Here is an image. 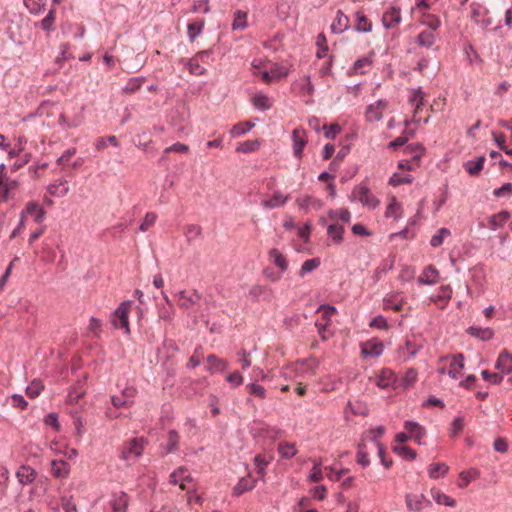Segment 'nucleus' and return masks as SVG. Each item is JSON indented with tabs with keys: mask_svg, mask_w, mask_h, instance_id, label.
Returning a JSON list of instances; mask_svg holds the SVG:
<instances>
[{
	"mask_svg": "<svg viewBox=\"0 0 512 512\" xmlns=\"http://www.w3.org/2000/svg\"><path fill=\"white\" fill-rule=\"evenodd\" d=\"M495 369L498 370V372L492 373L488 370H483L481 373L482 378L492 384H499L503 380L504 375H508L512 372V355L508 350L505 349L500 353L495 363Z\"/></svg>",
	"mask_w": 512,
	"mask_h": 512,
	"instance_id": "1",
	"label": "nucleus"
},
{
	"mask_svg": "<svg viewBox=\"0 0 512 512\" xmlns=\"http://www.w3.org/2000/svg\"><path fill=\"white\" fill-rule=\"evenodd\" d=\"M132 304L133 302L130 300L120 303L118 308L111 315L110 319L113 327L116 329H123L126 335H129L131 332L129 327L128 314Z\"/></svg>",
	"mask_w": 512,
	"mask_h": 512,
	"instance_id": "2",
	"label": "nucleus"
},
{
	"mask_svg": "<svg viewBox=\"0 0 512 512\" xmlns=\"http://www.w3.org/2000/svg\"><path fill=\"white\" fill-rule=\"evenodd\" d=\"M352 196L358 199L363 206L369 209H375L380 201L371 193L370 189L365 185H357L352 191Z\"/></svg>",
	"mask_w": 512,
	"mask_h": 512,
	"instance_id": "3",
	"label": "nucleus"
},
{
	"mask_svg": "<svg viewBox=\"0 0 512 512\" xmlns=\"http://www.w3.org/2000/svg\"><path fill=\"white\" fill-rule=\"evenodd\" d=\"M405 503L410 512H421L425 507L431 506V501L424 494L408 493Z\"/></svg>",
	"mask_w": 512,
	"mask_h": 512,
	"instance_id": "4",
	"label": "nucleus"
},
{
	"mask_svg": "<svg viewBox=\"0 0 512 512\" xmlns=\"http://www.w3.org/2000/svg\"><path fill=\"white\" fill-rule=\"evenodd\" d=\"M291 139L293 142V153L296 158H301L303 149L307 144L306 132L302 128H296L292 131Z\"/></svg>",
	"mask_w": 512,
	"mask_h": 512,
	"instance_id": "5",
	"label": "nucleus"
},
{
	"mask_svg": "<svg viewBox=\"0 0 512 512\" xmlns=\"http://www.w3.org/2000/svg\"><path fill=\"white\" fill-rule=\"evenodd\" d=\"M142 451V443L137 438H134L123 448L121 457L124 460H130L131 458L139 457Z\"/></svg>",
	"mask_w": 512,
	"mask_h": 512,
	"instance_id": "6",
	"label": "nucleus"
},
{
	"mask_svg": "<svg viewBox=\"0 0 512 512\" xmlns=\"http://www.w3.org/2000/svg\"><path fill=\"white\" fill-rule=\"evenodd\" d=\"M401 22V10L398 7H391L382 16V23L385 28L391 29Z\"/></svg>",
	"mask_w": 512,
	"mask_h": 512,
	"instance_id": "7",
	"label": "nucleus"
},
{
	"mask_svg": "<svg viewBox=\"0 0 512 512\" xmlns=\"http://www.w3.org/2000/svg\"><path fill=\"white\" fill-rule=\"evenodd\" d=\"M377 386L382 389L396 387L398 386V378L393 371L383 369L377 379Z\"/></svg>",
	"mask_w": 512,
	"mask_h": 512,
	"instance_id": "8",
	"label": "nucleus"
},
{
	"mask_svg": "<svg viewBox=\"0 0 512 512\" xmlns=\"http://www.w3.org/2000/svg\"><path fill=\"white\" fill-rule=\"evenodd\" d=\"M404 427L411 438H413L419 445L423 444L422 438L425 436L426 431L418 422L406 421Z\"/></svg>",
	"mask_w": 512,
	"mask_h": 512,
	"instance_id": "9",
	"label": "nucleus"
},
{
	"mask_svg": "<svg viewBox=\"0 0 512 512\" xmlns=\"http://www.w3.org/2000/svg\"><path fill=\"white\" fill-rule=\"evenodd\" d=\"M439 278V272L433 265H428L424 268L418 278V283L421 285H433Z\"/></svg>",
	"mask_w": 512,
	"mask_h": 512,
	"instance_id": "10",
	"label": "nucleus"
},
{
	"mask_svg": "<svg viewBox=\"0 0 512 512\" xmlns=\"http://www.w3.org/2000/svg\"><path fill=\"white\" fill-rule=\"evenodd\" d=\"M207 363V370L210 373H222L229 367V364L226 360L221 359L214 354L207 356Z\"/></svg>",
	"mask_w": 512,
	"mask_h": 512,
	"instance_id": "11",
	"label": "nucleus"
},
{
	"mask_svg": "<svg viewBox=\"0 0 512 512\" xmlns=\"http://www.w3.org/2000/svg\"><path fill=\"white\" fill-rule=\"evenodd\" d=\"M288 199V195H283L281 191H275L270 199L261 202V206L265 209H274L284 206Z\"/></svg>",
	"mask_w": 512,
	"mask_h": 512,
	"instance_id": "12",
	"label": "nucleus"
},
{
	"mask_svg": "<svg viewBox=\"0 0 512 512\" xmlns=\"http://www.w3.org/2000/svg\"><path fill=\"white\" fill-rule=\"evenodd\" d=\"M268 256L269 260L273 262L281 274L286 272L288 268V260L277 248L270 249Z\"/></svg>",
	"mask_w": 512,
	"mask_h": 512,
	"instance_id": "13",
	"label": "nucleus"
},
{
	"mask_svg": "<svg viewBox=\"0 0 512 512\" xmlns=\"http://www.w3.org/2000/svg\"><path fill=\"white\" fill-rule=\"evenodd\" d=\"M21 213L24 217L26 214L32 215L36 223H41L46 215L45 210L42 207H40L36 202H28L25 210H23Z\"/></svg>",
	"mask_w": 512,
	"mask_h": 512,
	"instance_id": "14",
	"label": "nucleus"
},
{
	"mask_svg": "<svg viewBox=\"0 0 512 512\" xmlns=\"http://www.w3.org/2000/svg\"><path fill=\"white\" fill-rule=\"evenodd\" d=\"M383 348L380 341H367L362 344L361 352L364 356L378 357L382 354Z\"/></svg>",
	"mask_w": 512,
	"mask_h": 512,
	"instance_id": "15",
	"label": "nucleus"
},
{
	"mask_svg": "<svg viewBox=\"0 0 512 512\" xmlns=\"http://www.w3.org/2000/svg\"><path fill=\"white\" fill-rule=\"evenodd\" d=\"M349 28V18L341 11H337V15L335 20L331 25V30L333 33H343Z\"/></svg>",
	"mask_w": 512,
	"mask_h": 512,
	"instance_id": "16",
	"label": "nucleus"
},
{
	"mask_svg": "<svg viewBox=\"0 0 512 512\" xmlns=\"http://www.w3.org/2000/svg\"><path fill=\"white\" fill-rule=\"evenodd\" d=\"M129 504L128 495L121 491L113 495L112 508L114 512H125Z\"/></svg>",
	"mask_w": 512,
	"mask_h": 512,
	"instance_id": "17",
	"label": "nucleus"
},
{
	"mask_svg": "<svg viewBox=\"0 0 512 512\" xmlns=\"http://www.w3.org/2000/svg\"><path fill=\"white\" fill-rule=\"evenodd\" d=\"M467 333L471 335L472 337L478 338L481 341H488L490 340L494 332L490 328H482L478 326H470L467 329Z\"/></svg>",
	"mask_w": 512,
	"mask_h": 512,
	"instance_id": "18",
	"label": "nucleus"
},
{
	"mask_svg": "<svg viewBox=\"0 0 512 512\" xmlns=\"http://www.w3.org/2000/svg\"><path fill=\"white\" fill-rule=\"evenodd\" d=\"M256 480L242 477L233 488V495L238 497L246 491L252 490L255 487Z\"/></svg>",
	"mask_w": 512,
	"mask_h": 512,
	"instance_id": "19",
	"label": "nucleus"
},
{
	"mask_svg": "<svg viewBox=\"0 0 512 512\" xmlns=\"http://www.w3.org/2000/svg\"><path fill=\"white\" fill-rule=\"evenodd\" d=\"M51 471L55 477L65 478L69 474L70 466L64 460H53L51 462Z\"/></svg>",
	"mask_w": 512,
	"mask_h": 512,
	"instance_id": "20",
	"label": "nucleus"
},
{
	"mask_svg": "<svg viewBox=\"0 0 512 512\" xmlns=\"http://www.w3.org/2000/svg\"><path fill=\"white\" fill-rule=\"evenodd\" d=\"M510 216V212L506 210L492 215L489 219V228L492 230H496L502 227L503 224L509 220Z\"/></svg>",
	"mask_w": 512,
	"mask_h": 512,
	"instance_id": "21",
	"label": "nucleus"
},
{
	"mask_svg": "<svg viewBox=\"0 0 512 512\" xmlns=\"http://www.w3.org/2000/svg\"><path fill=\"white\" fill-rule=\"evenodd\" d=\"M421 346L415 344L411 340H407L405 345L399 348V355L404 358V360H408L411 357H414Z\"/></svg>",
	"mask_w": 512,
	"mask_h": 512,
	"instance_id": "22",
	"label": "nucleus"
},
{
	"mask_svg": "<svg viewBox=\"0 0 512 512\" xmlns=\"http://www.w3.org/2000/svg\"><path fill=\"white\" fill-rule=\"evenodd\" d=\"M35 477L36 472L28 466H22L21 469L17 472V478L23 485L32 483L35 480Z\"/></svg>",
	"mask_w": 512,
	"mask_h": 512,
	"instance_id": "23",
	"label": "nucleus"
},
{
	"mask_svg": "<svg viewBox=\"0 0 512 512\" xmlns=\"http://www.w3.org/2000/svg\"><path fill=\"white\" fill-rule=\"evenodd\" d=\"M485 157L480 156L476 160H470L464 163L465 170L472 176L478 175L483 169Z\"/></svg>",
	"mask_w": 512,
	"mask_h": 512,
	"instance_id": "24",
	"label": "nucleus"
},
{
	"mask_svg": "<svg viewBox=\"0 0 512 512\" xmlns=\"http://www.w3.org/2000/svg\"><path fill=\"white\" fill-rule=\"evenodd\" d=\"M344 231V227L337 223L330 224L327 227L328 236L337 244L343 241Z\"/></svg>",
	"mask_w": 512,
	"mask_h": 512,
	"instance_id": "25",
	"label": "nucleus"
},
{
	"mask_svg": "<svg viewBox=\"0 0 512 512\" xmlns=\"http://www.w3.org/2000/svg\"><path fill=\"white\" fill-rule=\"evenodd\" d=\"M435 34L432 31L426 30L421 33L416 38V43L419 46L430 48L435 43Z\"/></svg>",
	"mask_w": 512,
	"mask_h": 512,
	"instance_id": "26",
	"label": "nucleus"
},
{
	"mask_svg": "<svg viewBox=\"0 0 512 512\" xmlns=\"http://www.w3.org/2000/svg\"><path fill=\"white\" fill-rule=\"evenodd\" d=\"M417 375L418 373L414 368H409L405 372V375L400 380H398V386L404 389L409 388L415 383Z\"/></svg>",
	"mask_w": 512,
	"mask_h": 512,
	"instance_id": "27",
	"label": "nucleus"
},
{
	"mask_svg": "<svg viewBox=\"0 0 512 512\" xmlns=\"http://www.w3.org/2000/svg\"><path fill=\"white\" fill-rule=\"evenodd\" d=\"M179 434L176 430L168 432L167 445L165 454L174 453L179 449Z\"/></svg>",
	"mask_w": 512,
	"mask_h": 512,
	"instance_id": "28",
	"label": "nucleus"
},
{
	"mask_svg": "<svg viewBox=\"0 0 512 512\" xmlns=\"http://www.w3.org/2000/svg\"><path fill=\"white\" fill-rule=\"evenodd\" d=\"M356 21H357L356 26H355L356 31L362 32V33H369L372 31V24L364 14L357 12L356 13Z\"/></svg>",
	"mask_w": 512,
	"mask_h": 512,
	"instance_id": "29",
	"label": "nucleus"
},
{
	"mask_svg": "<svg viewBox=\"0 0 512 512\" xmlns=\"http://www.w3.org/2000/svg\"><path fill=\"white\" fill-rule=\"evenodd\" d=\"M449 470L445 463H433L428 468V475L431 479H437L444 476Z\"/></svg>",
	"mask_w": 512,
	"mask_h": 512,
	"instance_id": "30",
	"label": "nucleus"
},
{
	"mask_svg": "<svg viewBox=\"0 0 512 512\" xmlns=\"http://www.w3.org/2000/svg\"><path fill=\"white\" fill-rule=\"evenodd\" d=\"M296 203L300 207V209L307 210L309 207H313L315 209H320L322 207V202L312 196H305L303 198H298Z\"/></svg>",
	"mask_w": 512,
	"mask_h": 512,
	"instance_id": "31",
	"label": "nucleus"
},
{
	"mask_svg": "<svg viewBox=\"0 0 512 512\" xmlns=\"http://www.w3.org/2000/svg\"><path fill=\"white\" fill-rule=\"evenodd\" d=\"M409 101L414 106L415 114L418 113L424 105L423 92L421 88L412 90Z\"/></svg>",
	"mask_w": 512,
	"mask_h": 512,
	"instance_id": "32",
	"label": "nucleus"
},
{
	"mask_svg": "<svg viewBox=\"0 0 512 512\" xmlns=\"http://www.w3.org/2000/svg\"><path fill=\"white\" fill-rule=\"evenodd\" d=\"M252 103L255 108L266 111L271 108V103L269 101V98L262 93L255 94L252 98Z\"/></svg>",
	"mask_w": 512,
	"mask_h": 512,
	"instance_id": "33",
	"label": "nucleus"
},
{
	"mask_svg": "<svg viewBox=\"0 0 512 512\" xmlns=\"http://www.w3.org/2000/svg\"><path fill=\"white\" fill-rule=\"evenodd\" d=\"M464 367V356L462 354H458L454 357L453 361L450 364V370L448 371V375L456 379L459 370L463 369Z\"/></svg>",
	"mask_w": 512,
	"mask_h": 512,
	"instance_id": "34",
	"label": "nucleus"
},
{
	"mask_svg": "<svg viewBox=\"0 0 512 512\" xmlns=\"http://www.w3.org/2000/svg\"><path fill=\"white\" fill-rule=\"evenodd\" d=\"M253 127L254 123L249 121L239 122L232 127L230 133L233 137H239L249 132Z\"/></svg>",
	"mask_w": 512,
	"mask_h": 512,
	"instance_id": "35",
	"label": "nucleus"
},
{
	"mask_svg": "<svg viewBox=\"0 0 512 512\" xmlns=\"http://www.w3.org/2000/svg\"><path fill=\"white\" fill-rule=\"evenodd\" d=\"M393 452L406 460H414L417 456L416 451L404 445H396L393 447Z\"/></svg>",
	"mask_w": 512,
	"mask_h": 512,
	"instance_id": "36",
	"label": "nucleus"
},
{
	"mask_svg": "<svg viewBox=\"0 0 512 512\" xmlns=\"http://www.w3.org/2000/svg\"><path fill=\"white\" fill-rule=\"evenodd\" d=\"M431 494H432L433 499L438 504H443V505L448 506V507H454L455 504H456L454 499H452L451 497H449L448 495L442 493L439 490H431Z\"/></svg>",
	"mask_w": 512,
	"mask_h": 512,
	"instance_id": "37",
	"label": "nucleus"
},
{
	"mask_svg": "<svg viewBox=\"0 0 512 512\" xmlns=\"http://www.w3.org/2000/svg\"><path fill=\"white\" fill-rule=\"evenodd\" d=\"M321 262L319 258H311L306 261L301 266V269L299 271V276L304 277L306 274L312 272L316 268L320 266Z\"/></svg>",
	"mask_w": 512,
	"mask_h": 512,
	"instance_id": "38",
	"label": "nucleus"
},
{
	"mask_svg": "<svg viewBox=\"0 0 512 512\" xmlns=\"http://www.w3.org/2000/svg\"><path fill=\"white\" fill-rule=\"evenodd\" d=\"M260 75H261V79L265 83H270L272 80H278L280 78L286 77L288 75V69L282 68V70L277 74H276V70H271L270 72L263 71V72H261Z\"/></svg>",
	"mask_w": 512,
	"mask_h": 512,
	"instance_id": "39",
	"label": "nucleus"
},
{
	"mask_svg": "<svg viewBox=\"0 0 512 512\" xmlns=\"http://www.w3.org/2000/svg\"><path fill=\"white\" fill-rule=\"evenodd\" d=\"M260 147V142L258 139L246 140L240 143L236 151L241 153H250L256 151Z\"/></svg>",
	"mask_w": 512,
	"mask_h": 512,
	"instance_id": "40",
	"label": "nucleus"
},
{
	"mask_svg": "<svg viewBox=\"0 0 512 512\" xmlns=\"http://www.w3.org/2000/svg\"><path fill=\"white\" fill-rule=\"evenodd\" d=\"M247 27V13L241 10L235 12L234 21L232 24L233 30H243Z\"/></svg>",
	"mask_w": 512,
	"mask_h": 512,
	"instance_id": "41",
	"label": "nucleus"
},
{
	"mask_svg": "<svg viewBox=\"0 0 512 512\" xmlns=\"http://www.w3.org/2000/svg\"><path fill=\"white\" fill-rule=\"evenodd\" d=\"M357 463L363 467H366L370 464V460H369L368 452H367V446L363 441L358 444Z\"/></svg>",
	"mask_w": 512,
	"mask_h": 512,
	"instance_id": "42",
	"label": "nucleus"
},
{
	"mask_svg": "<svg viewBox=\"0 0 512 512\" xmlns=\"http://www.w3.org/2000/svg\"><path fill=\"white\" fill-rule=\"evenodd\" d=\"M487 13L488 11L481 4L475 2L471 4V17L477 24L481 22V19L486 16Z\"/></svg>",
	"mask_w": 512,
	"mask_h": 512,
	"instance_id": "43",
	"label": "nucleus"
},
{
	"mask_svg": "<svg viewBox=\"0 0 512 512\" xmlns=\"http://www.w3.org/2000/svg\"><path fill=\"white\" fill-rule=\"evenodd\" d=\"M328 215L332 221L340 219L342 222L348 223L351 220V213L347 209L330 210Z\"/></svg>",
	"mask_w": 512,
	"mask_h": 512,
	"instance_id": "44",
	"label": "nucleus"
},
{
	"mask_svg": "<svg viewBox=\"0 0 512 512\" xmlns=\"http://www.w3.org/2000/svg\"><path fill=\"white\" fill-rule=\"evenodd\" d=\"M399 211H401V205L397 202L395 197H392L389 205L386 208L385 217H394L395 219H398L400 217V214L398 213Z\"/></svg>",
	"mask_w": 512,
	"mask_h": 512,
	"instance_id": "45",
	"label": "nucleus"
},
{
	"mask_svg": "<svg viewBox=\"0 0 512 512\" xmlns=\"http://www.w3.org/2000/svg\"><path fill=\"white\" fill-rule=\"evenodd\" d=\"M405 151L412 154L414 160H420L425 152V148L421 143H412L406 146Z\"/></svg>",
	"mask_w": 512,
	"mask_h": 512,
	"instance_id": "46",
	"label": "nucleus"
},
{
	"mask_svg": "<svg viewBox=\"0 0 512 512\" xmlns=\"http://www.w3.org/2000/svg\"><path fill=\"white\" fill-rule=\"evenodd\" d=\"M278 452L280 453L281 457L289 459L297 453V450L295 448V444L283 443L279 444Z\"/></svg>",
	"mask_w": 512,
	"mask_h": 512,
	"instance_id": "47",
	"label": "nucleus"
},
{
	"mask_svg": "<svg viewBox=\"0 0 512 512\" xmlns=\"http://www.w3.org/2000/svg\"><path fill=\"white\" fill-rule=\"evenodd\" d=\"M145 80L144 77H134L130 78L123 91L127 94H132L136 92L142 85V82Z\"/></svg>",
	"mask_w": 512,
	"mask_h": 512,
	"instance_id": "48",
	"label": "nucleus"
},
{
	"mask_svg": "<svg viewBox=\"0 0 512 512\" xmlns=\"http://www.w3.org/2000/svg\"><path fill=\"white\" fill-rule=\"evenodd\" d=\"M348 407L354 415L367 416L369 414L368 407L360 401H356L355 403L348 402Z\"/></svg>",
	"mask_w": 512,
	"mask_h": 512,
	"instance_id": "49",
	"label": "nucleus"
},
{
	"mask_svg": "<svg viewBox=\"0 0 512 512\" xmlns=\"http://www.w3.org/2000/svg\"><path fill=\"white\" fill-rule=\"evenodd\" d=\"M204 21H197L188 24V36L193 41L203 30Z\"/></svg>",
	"mask_w": 512,
	"mask_h": 512,
	"instance_id": "50",
	"label": "nucleus"
},
{
	"mask_svg": "<svg viewBox=\"0 0 512 512\" xmlns=\"http://www.w3.org/2000/svg\"><path fill=\"white\" fill-rule=\"evenodd\" d=\"M452 295V289L449 285H442L439 289V294L433 296L431 299L434 302L437 301H445L446 303L451 298Z\"/></svg>",
	"mask_w": 512,
	"mask_h": 512,
	"instance_id": "51",
	"label": "nucleus"
},
{
	"mask_svg": "<svg viewBox=\"0 0 512 512\" xmlns=\"http://www.w3.org/2000/svg\"><path fill=\"white\" fill-rule=\"evenodd\" d=\"M321 465H322V462H321L320 459L314 462V465H313V467L311 469V472L309 474V480L311 482L316 483V482H319V481L322 480L323 474H322V471H321Z\"/></svg>",
	"mask_w": 512,
	"mask_h": 512,
	"instance_id": "52",
	"label": "nucleus"
},
{
	"mask_svg": "<svg viewBox=\"0 0 512 512\" xmlns=\"http://www.w3.org/2000/svg\"><path fill=\"white\" fill-rule=\"evenodd\" d=\"M316 45L318 46V51H317V54H316L317 57L318 58L325 57L326 53L328 51V46H327L326 36L323 33H320L317 36Z\"/></svg>",
	"mask_w": 512,
	"mask_h": 512,
	"instance_id": "53",
	"label": "nucleus"
},
{
	"mask_svg": "<svg viewBox=\"0 0 512 512\" xmlns=\"http://www.w3.org/2000/svg\"><path fill=\"white\" fill-rule=\"evenodd\" d=\"M42 390H43V385H42L41 381L34 380L31 382L30 385L27 386L26 393L28 396L34 398V397H37L41 393Z\"/></svg>",
	"mask_w": 512,
	"mask_h": 512,
	"instance_id": "54",
	"label": "nucleus"
},
{
	"mask_svg": "<svg viewBox=\"0 0 512 512\" xmlns=\"http://www.w3.org/2000/svg\"><path fill=\"white\" fill-rule=\"evenodd\" d=\"M246 389L249 394L264 399L266 397V391L261 385L250 383L246 385Z\"/></svg>",
	"mask_w": 512,
	"mask_h": 512,
	"instance_id": "55",
	"label": "nucleus"
},
{
	"mask_svg": "<svg viewBox=\"0 0 512 512\" xmlns=\"http://www.w3.org/2000/svg\"><path fill=\"white\" fill-rule=\"evenodd\" d=\"M376 448L378 450V456L380 458V461L382 463V465L385 467V468H390L393 464V461L391 458H386L385 456V447L383 446V444L381 442H376Z\"/></svg>",
	"mask_w": 512,
	"mask_h": 512,
	"instance_id": "56",
	"label": "nucleus"
},
{
	"mask_svg": "<svg viewBox=\"0 0 512 512\" xmlns=\"http://www.w3.org/2000/svg\"><path fill=\"white\" fill-rule=\"evenodd\" d=\"M413 178L411 176H401L398 173L393 174V176L389 179V184L392 186H399L402 184H410L412 183Z\"/></svg>",
	"mask_w": 512,
	"mask_h": 512,
	"instance_id": "57",
	"label": "nucleus"
},
{
	"mask_svg": "<svg viewBox=\"0 0 512 512\" xmlns=\"http://www.w3.org/2000/svg\"><path fill=\"white\" fill-rule=\"evenodd\" d=\"M156 214L154 212H147L143 222L141 223L139 229L142 232L147 231L150 227H152L156 221Z\"/></svg>",
	"mask_w": 512,
	"mask_h": 512,
	"instance_id": "58",
	"label": "nucleus"
},
{
	"mask_svg": "<svg viewBox=\"0 0 512 512\" xmlns=\"http://www.w3.org/2000/svg\"><path fill=\"white\" fill-rule=\"evenodd\" d=\"M55 21V11L50 9L46 17L41 21V28L45 31L53 30V23Z\"/></svg>",
	"mask_w": 512,
	"mask_h": 512,
	"instance_id": "59",
	"label": "nucleus"
},
{
	"mask_svg": "<svg viewBox=\"0 0 512 512\" xmlns=\"http://www.w3.org/2000/svg\"><path fill=\"white\" fill-rule=\"evenodd\" d=\"M200 299L201 295L197 291H194L191 295L187 296L182 302H180L179 306L187 309L196 304Z\"/></svg>",
	"mask_w": 512,
	"mask_h": 512,
	"instance_id": "60",
	"label": "nucleus"
},
{
	"mask_svg": "<svg viewBox=\"0 0 512 512\" xmlns=\"http://www.w3.org/2000/svg\"><path fill=\"white\" fill-rule=\"evenodd\" d=\"M372 64V59L370 57H363L357 59L352 67L354 73L363 74L364 72L361 70L364 66H369Z\"/></svg>",
	"mask_w": 512,
	"mask_h": 512,
	"instance_id": "61",
	"label": "nucleus"
},
{
	"mask_svg": "<svg viewBox=\"0 0 512 512\" xmlns=\"http://www.w3.org/2000/svg\"><path fill=\"white\" fill-rule=\"evenodd\" d=\"M201 227L198 225H188L185 230V235L187 237V241L191 242L195 238H197L201 234Z\"/></svg>",
	"mask_w": 512,
	"mask_h": 512,
	"instance_id": "62",
	"label": "nucleus"
},
{
	"mask_svg": "<svg viewBox=\"0 0 512 512\" xmlns=\"http://www.w3.org/2000/svg\"><path fill=\"white\" fill-rule=\"evenodd\" d=\"M42 0H24L25 6L32 14H39L42 11Z\"/></svg>",
	"mask_w": 512,
	"mask_h": 512,
	"instance_id": "63",
	"label": "nucleus"
},
{
	"mask_svg": "<svg viewBox=\"0 0 512 512\" xmlns=\"http://www.w3.org/2000/svg\"><path fill=\"white\" fill-rule=\"evenodd\" d=\"M201 351H202L201 347H198L195 349L193 355L190 357V359L187 363V368L194 369L200 365V363H201L200 357L202 356Z\"/></svg>",
	"mask_w": 512,
	"mask_h": 512,
	"instance_id": "64",
	"label": "nucleus"
}]
</instances>
